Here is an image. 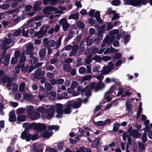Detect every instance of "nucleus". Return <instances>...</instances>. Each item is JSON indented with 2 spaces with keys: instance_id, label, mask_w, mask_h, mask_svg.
Listing matches in <instances>:
<instances>
[{
  "instance_id": "nucleus-1",
  "label": "nucleus",
  "mask_w": 152,
  "mask_h": 152,
  "mask_svg": "<svg viewBox=\"0 0 152 152\" xmlns=\"http://www.w3.org/2000/svg\"><path fill=\"white\" fill-rule=\"evenodd\" d=\"M105 86V85L102 82L97 81V83H96L95 82H93L90 84L89 87L91 89H94L95 91L97 92L102 89Z\"/></svg>"
},
{
  "instance_id": "nucleus-2",
  "label": "nucleus",
  "mask_w": 152,
  "mask_h": 152,
  "mask_svg": "<svg viewBox=\"0 0 152 152\" xmlns=\"http://www.w3.org/2000/svg\"><path fill=\"white\" fill-rule=\"evenodd\" d=\"M57 9L54 7L51 6H49L45 7L43 10V12L46 15H50L52 14V13L50 11H56L54 13H59L62 14L63 13V12L61 10H57Z\"/></svg>"
},
{
  "instance_id": "nucleus-3",
  "label": "nucleus",
  "mask_w": 152,
  "mask_h": 152,
  "mask_svg": "<svg viewBox=\"0 0 152 152\" xmlns=\"http://www.w3.org/2000/svg\"><path fill=\"white\" fill-rule=\"evenodd\" d=\"M90 17H94L96 20V21L99 23H101L103 21L100 17V12L97 10L95 12V10L94 9H91L88 13Z\"/></svg>"
},
{
  "instance_id": "nucleus-4",
  "label": "nucleus",
  "mask_w": 152,
  "mask_h": 152,
  "mask_svg": "<svg viewBox=\"0 0 152 152\" xmlns=\"http://www.w3.org/2000/svg\"><path fill=\"white\" fill-rule=\"evenodd\" d=\"M148 2V0H134L128 5H131L134 6H138L140 7L142 4L143 5H145Z\"/></svg>"
},
{
  "instance_id": "nucleus-5",
  "label": "nucleus",
  "mask_w": 152,
  "mask_h": 152,
  "mask_svg": "<svg viewBox=\"0 0 152 152\" xmlns=\"http://www.w3.org/2000/svg\"><path fill=\"white\" fill-rule=\"evenodd\" d=\"M69 102L72 107V108L76 109L79 108L81 106L82 100L80 98H79L76 101L71 100Z\"/></svg>"
},
{
  "instance_id": "nucleus-6",
  "label": "nucleus",
  "mask_w": 152,
  "mask_h": 152,
  "mask_svg": "<svg viewBox=\"0 0 152 152\" xmlns=\"http://www.w3.org/2000/svg\"><path fill=\"white\" fill-rule=\"evenodd\" d=\"M43 45L47 47H53L56 44V42L53 40H48L47 37H45L43 39Z\"/></svg>"
},
{
  "instance_id": "nucleus-7",
  "label": "nucleus",
  "mask_w": 152,
  "mask_h": 152,
  "mask_svg": "<svg viewBox=\"0 0 152 152\" xmlns=\"http://www.w3.org/2000/svg\"><path fill=\"white\" fill-rule=\"evenodd\" d=\"M114 39L115 37H110L108 36H106L103 40V43L101 44V47H104L105 46L106 44H107V45H109Z\"/></svg>"
},
{
  "instance_id": "nucleus-8",
  "label": "nucleus",
  "mask_w": 152,
  "mask_h": 152,
  "mask_svg": "<svg viewBox=\"0 0 152 152\" xmlns=\"http://www.w3.org/2000/svg\"><path fill=\"white\" fill-rule=\"evenodd\" d=\"M47 127L44 124L38 123L37 124L35 123V125L34 128V129L36 130L38 132H41L42 131L45 130Z\"/></svg>"
},
{
  "instance_id": "nucleus-9",
  "label": "nucleus",
  "mask_w": 152,
  "mask_h": 152,
  "mask_svg": "<svg viewBox=\"0 0 152 152\" xmlns=\"http://www.w3.org/2000/svg\"><path fill=\"white\" fill-rule=\"evenodd\" d=\"M45 72L44 71H42L41 69H37L34 75V78L35 79H41L45 75Z\"/></svg>"
},
{
  "instance_id": "nucleus-10",
  "label": "nucleus",
  "mask_w": 152,
  "mask_h": 152,
  "mask_svg": "<svg viewBox=\"0 0 152 152\" xmlns=\"http://www.w3.org/2000/svg\"><path fill=\"white\" fill-rule=\"evenodd\" d=\"M31 134L28 133L27 130H24L21 134L20 138L23 140H25L26 141H30V137Z\"/></svg>"
},
{
  "instance_id": "nucleus-11",
  "label": "nucleus",
  "mask_w": 152,
  "mask_h": 152,
  "mask_svg": "<svg viewBox=\"0 0 152 152\" xmlns=\"http://www.w3.org/2000/svg\"><path fill=\"white\" fill-rule=\"evenodd\" d=\"M114 64L111 62H109L107 66H104L103 67L104 69L103 74L106 75L109 73L111 72V70L113 67Z\"/></svg>"
},
{
  "instance_id": "nucleus-12",
  "label": "nucleus",
  "mask_w": 152,
  "mask_h": 152,
  "mask_svg": "<svg viewBox=\"0 0 152 152\" xmlns=\"http://www.w3.org/2000/svg\"><path fill=\"white\" fill-rule=\"evenodd\" d=\"M54 112V109L52 107L45 110V113L47 114L46 118L48 119H50L53 117Z\"/></svg>"
},
{
  "instance_id": "nucleus-13",
  "label": "nucleus",
  "mask_w": 152,
  "mask_h": 152,
  "mask_svg": "<svg viewBox=\"0 0 152 152\" xmlns=\"http://www.w3.org/2000/svg\"><path fill=\"white\" fill-rule=\"evenodd\" d=\"M24 64H23L21 66V71L24 74L26 73H30L33 69H34V67L33 66H26L24 67Z\"/></svg>"
},
{
  "instance_id": "nucleus-14",
  "label": "nucleus",
  "mask_w": 152,
  "mask_h": 152,
  "mask_svg": "<svg viewBox=\"0 0 152 152\" xmlns=\"http://www.w3.org/2000/svg\"><path fill=\"white\" fill-rule=\"evenodd\" d=\"M11 80L9 78L8 75H5L4 76L2 79V82L3 84H5L7 83L6 86L8 87H10L11 84Z\"/></svg>"
},
{
  "instance_id": "nucleus-15",
  "label": "nucleus",
  "mask_w": 152,
  "mask_h": 152,
  "mask_svg": "<svg viewBox=\"0 0 152 152\" xmlns=\"http://www.w3.org/2000/svg\"><path fill=\"white\" fill-rule=\"evenodd\" d=\"M141 131V130H138L135 129L133 130L132 133L131 134V135L133 136V137L135 138H139L141 136V134L138 132Z\"/></svg>"
},
{
  "instance_id": "nucleus-16",
  "label": "nucleus",
  "mask_w": 152,
  "mask_h": 152,
  "mask_svg": "<svg viewBox=\"0 0 152 152\" xmlns=\"http://www.w3.org/2000/svg\"><path fill=\"white\" fill-rule=\"evenodd\" d=\"M121 84V83L119 81H118V82L115 83V84L114 85L111 86L110 90L106 92V94H112L113 92L114 91V90H117V87H116V85L120 86Z\"/></svg>"
},
{
  "instance_id": "nucleus-17",
  "label": "nucleus",
  "mask_w": 152,
  "mask_h": 152,
  "mask_svg": "<svg viewBox=\"0 0 152 152\" xmlns=\"http://www.w3.org/2000/svg\"><path fill=\"white\" fill-rule=\"evenodd\" d=\"M16 120V116L15 111H11L9 114V121L10 122H12L15 121Z\"/></svg>"
},
{
  "instance_id": "nucleus-18",
  "label": "nucleus",
  "mask_w": 152,
  "mask_h": 152,
  "mask_svg": "<svg viewBox=\"0 0 152 152\" xmlns=\"http://www.w3.org/2000/svg\"><path fill=\"white\" fill-rule=\"evenodd\" d=\"M72 107L70 104L69 102L65 106V107L64 109V112L65 114H68L70 113L71 112V109Z\"/></svg>"
},
{
  "instance_id": "nucleus-19",
  "label": "nucleus",
  "mask_w": 152,
  "mask_h": 152,
  "mask_svg": "<svg viewBox=\"0 0 152 152\" xmlns=\"http://www.w3.org/2000/svg\"><path fill=\"white\" fill-rule=\"evenodd\" d=\"M27 49L26 50V55H31L32 53V51L34 49V47L31 44L28 45L26 47Z\"/></svg>"
},
{
  "instance_id": "nucleus-20",
  "label": "nucleus",
  "mask_w": 152,
  "mask_h": 152,
  "mask_svg": "<svg viewBox=\"0 0 152 152\" xmlns=\"http://www.w3.org/2000/svg\"><path fill=\"white\" fill-rule=\"evenodd\" d=\"M46 33V31H44L43 29L41 28L37 32L34 33V35L35 37H39V38H41Z\"/></svg>"
},
{
  "instance_id": "nucleus-21",
  "label": "nucleus",
  "mask_w": 152,
  "mask_h": 152,
  "mask_svg": "<svg viewBox=\"0 0 152 152\" xmlns=\"http://www.w3.org/2000/svg\"><path fill=\"white\" fill-rule=\"evenodd\" d=\"M76 152H92L91 149L88 148H87L84 146L80 147L77 149Z\"/></svg>"
},
{
  "instance_id": "nucleus-22",
  "label": "nucleus",
  "mask_w": 152,
  "mask_h": 152,
  "mask_svg": "<svg viewBox=\"0 0 152 152\" xmlns=\"http://www.w3.org/2000/svg\"><path fill=\"white\" fill-rule=\"evenodd\" d=\"M26 116L25 115H18L17 117V121L16 123L17 124H20L19 122H24L26 119Z\"/></svg>"
},
{
  "instance_id": "nucleus-23",
  "label": "nucleus",
  "mask_w": 152,
  "mask_h": 152,
  "mask_svg": "<svg viewBox=\"0 0 152 152\" xmlns=\"http://www.w3.org/2000/svg\"><path fill=\"white\" fill-rule=\"evenodd\" d=\"M52 135V134L50 133L49 131L47 130H45L41 134L42 137L44 138H49Z\"/></svg>"
},
{
  "instance_id": "nucleus-24",
  "label": "nucleus",
  "mask_w": 152,
  "mask_h": 152,
  "mask_svg": "<svg viewBox=\"0 0 152 152\" xmlns=\"http://www.w3.org/2000/svg\"><path fill=\"white\" fill-rule=\"evenodd\" d=\"M35 125V123H33L31 124L27 123H24L23 125L26 126V128L25 130H27L29 129L34 128Z\"/></svg>"
},
{
  "instance_id": "nucleus-25",
  "label": "nucleus",
  "mask_w": 152,
  "mask_h": 152,
  "mask_svg": "<svg viewBox=\"0 0 152 152\" xmlns=\"http://www.w3.org/2000/svg\"><path fill=\"white\" fill-rule=\"evenodd\" d=\"M57 114L56 115V117L58 118H61L63 117V114L64 110L62 109L61 110H56Z\"/></svg>"
},
{
  "instance_id": "nucleus-26",
  "label": "nucleus",
  "mask_w": 152,
  "mask_h": 152,
  "mask_svg": "<svg viewBox=\"0 0 152 152\" xmlns=\"http://www.w3.org/2000/svg\"><path fill=\"white\" fill-rule=\"evenodd\" d=\"M41 3H35L34 5L33 8V10L35 11H38L40 10L41 8L39 6V5H40Z\"/></svg>"
},
{
  "instance_id": "nucleus-27",
  "label": "nucleus",
  "mask_w": 152,
  "mask_h": 152,
  "mask_svg": "<svg viewBox=\"0 0 152 152\" xmlns=\"http://www.w3.org/2000/svg\"><path fill=\"white\" fill-rule=\"evenodd\" d=\"M86 45L88 46H91L94 42L93 39L91 37H88L86 38Z\"/></svg>"
},
{
  "instance_id": "nucleus-28",
  "label": "nucleus",
  "mask_w": 152,
  "mask_h": 152,
  "mask_svg": "<svg viewBox=\"0 0 152 152\" xmlns=\"http://www.w3.org/2000/svg\"><path fill=\"white\" fill-rule=\"evenodd\" d=\"M79 15L78 12H76L75 14H72L69 17V19H73L77 20L78 19Z\"/></svg>"
},
{
  "instance_id": "nucleus-29",
  "label": "nucleus",
  "mask_w": 152,
  "mask_h": 152,
  "mask_svg": "<svg viewBox=\"0 0 152 152\" xmlns=\"http://www.w3.org/2000/svg\"><path fill=\"white\" fill-rule=\"evenodd\" d=\"M11 41L10 39L5 37L2 41V45H6L10 44L11 42Z\"/></svg>"
},
{
  "instance_id": "nucleus-30",
  "label": "nucleus",
  "mask_w": 152,
  "mask_h": 152,
  "mask_svg": "<svg viewBox=\"0 0 152 152\" xmlns=\"http://www.w3.org/2000/svg\"><path fill=\"white\" fill-rule=\"evenodd\" d=\"M103 37V34H99L98 33L97 35H96L94 37V40L95 41H97L99 42L100 40H102Z\"/></svg>"
},
{
  "instance_id": "nucleus-31",
  "label": "nucleus",
  "mask_w": 152,
  "mask_h": 152,
  "mask_svg": "<svg viewBox=\"0 0 152 152\" xmlns=\"http://www.w3.org/2000/svg\"><path fill=\"white\" fill-rule=\"evenodd\" d=\"M99 140L98 138H96L92 142L91 146L93 148H96L99 145Z\"/></svg>"
},
{
  "instance_id": "nucleus-32",
  "label": "nucleus",
  "mask_w": 152,
  "mask_h": 152,
  "mask_svg": "<svg viewBox=\"0 0 152 152\" xmlns=\"http://www.w3.org/2000/svg\"><path fill=\"white\" fill-rule=\"evenodd\" d=\"M45 151L46 152H57V151L55 148L47 146L45 149Z\"/></svg>"
},
{
  "instance_id": "nucleus-33",
  "label": "nucleus",
  "mask_w": 152,
  "mask_h": 152,
  "mask_svg": "<svg viewBox=\"0 0 152 152\" xmlns=\"http://www.w3.org/2000/svg\"><path fill=\"white\" fill-rule=\"evenodd\" d=\"M34 107L31 106L29 107H28L26 109V112L29 114H32L34 112Z\"/></svg>"
},
{
  "instance_id": "nucleus-34",
  "label": "nucleus",
  "mask_w": 152,
  "mask_h": 152,
  "mask_svg": "<svg viewBox=\"0 0 152 152\" xmlns=\"http://www.w3.org/2000/svg\"><path fill=\"white\" fill-rule=\"evenodd\" d=\"M63 67L65 71L67 73L70 72L72 70V67L70 65H66L65 66H63Z\"/></svg>"
},
{
  "instance_id": "nucleus-35",
  "label": "nucleus",
  "mask_w": 152,
  "mask_h": 152,
  "mask_svg": "<svg viewBox=\"0 0 152 152\" xmlns=\"http://www.w3.org/2000/svg\"><path fill=\"white\" fill-rule=\"evenodd\" d=\"M48 128L50 130H55L57 131L59 129V127L58 126L52 125L48 126Z\"/></svg>"
},
{
  "instance_id": "nucleus-36",
  "label": "nucleus",
  "mask_w": 152,
  "mask_h": 152,
  "mask_svg": "<svg viewBox=\"0 0 152 152\" xmlns=\"http://www.w3.org/2000/svg\"><path fill=\"white\" fill-rule=\"evenodd\" d=\"M46 50L45 48L41 49L39 52V56L41 57H43L45 55Z\"/></svg>"
},
{
  "instance_id": "nucleus-37",
  "label": "nucleus",
  "mask_w": 152,
  "mask_h": 152,
  "mask_svg": "<svg viewBox=\"0 0 152 152\" xmlns=\"http://www.w3.org/2000/svg\"><path fill=\"white\" fill-rule=\"evenodd\" d=\"M39 136V134L38 133H37L32 135L31 134V135L30 137V140L34 141L37 139H38Z\"/></svg>"
},
{
  "instance_id": "nucleus-38",
  "label": "nucleus",
  "mask_w": 152,
  "mask_h": 152,
  "mask_svg": "<svg viewBox=\"0 0 152 152\" xmlns=\"http://www.w3.org/2000/svg\"><path fill=\"white\" fill-rule=\"evenodd\" d=\"M92 78V76L91 75H88L84 76L82 78L81 82H84L85 81L90 80Z\"/></svg>"
},
{
  "instance_id": "nucleus-39",
  "label": "nucleus",
  "mask_w": 152,
  "mask_h": 152,
  "mask_svg": "<svg viewBox=\"0 0 152 152\" xmlns=\"http://www.w3.org/2000/svg\"><path fill=\"white\" fill-rule=\"evenodd\" d=\"M104 121H99L98 122H95L94 121V124L95 126H103L104 125Z\"/></svg>"
},
{
  "instance_id": "nucleus-40",
  "label": "nucleus",
  "mask_w": 152,
  "mask_h": 152,
  "mask_svg": "<svg viewBox=\"0 0 152 152\" xmlns=\"http://www.w3.org/2000/svg\"><path fill=\"white\" fill-rule=\"evenodd\" d=\"M92 55L91 54H90L87 56V58L86 60V62L87 64H89L91 62L92 58Z\"/></svg>"
},
{
  "instance_id": "nucleus-41",
  "label": "nucleus",
  "mask_w": 152,
  "mask_h": 152,
  "mask_svg": "<svg viewBox=\"0 0 152 152\" xmlns=\"http://www.w3.org/2000/svg\"><path fill=\"white\" fill-rule=\"evenodd\" d=\"M121 2L119 0H114L111 2V4L114 6H117L120 4Z\"/></svg>"
},
{
  "instance_id": "nucleus-42",
  "label": "nucleus",
  "mask_w": 152,
  "mask_h": 152,
  "mask_svg": "<svg viewBox=\"0 0 152 152\" xmlns=\"http://www.w3.org/2000/svg\"><path fill=\"white\" fill-rule=\"evenodd\" d=\"M120 58H121V54L118 53L115 54L113 57V59L115 60L118 59Z\"/></svg>"
},
{
  "instance_id": "nucleus-43",
  "label": "nucleus",
  "mask_w": 152,
  "mask_h": 152,
  "mask_svg": "<svg viewBox=\"0 0 152 152\" xmlns=\"http://www.w3.org/2000/svg\"><path fill=\"white\" fill-rule=\"evenodd\" d=\"M113 23L112 22H107L106 24L107 26V31H109L113 28V25H112Z\"/></svg>"
},
{
  "instance_id": "nucleus-44",
  "label": "nucleus",
  "mask_w": 152,
  "mask_h": 152,
  "mask_svg": "<svg viewBox=\"0 0 152 152\" xmlns=\"http://www.w3.org/2000/svg\"><path fill=\"white\" fill-rule=\"evenodd\" d=\"M124 88L123 87H120L118 88V90H119V91L118 92V94H117V96H118L120 95H122L123 94V93L124 91Z\"/></svg>"
},
{
  "instance_id": "nucleus-45",
  "label": "nucleus",
  "mask_w": 152,
  "mask_h": 152,
  "mask_svg": "<svg viewBox=\"0 0 152 152\" xmlns=\"http://www.w3.org/2000/svg\"><path fill=\"white\" fill-rule=\"evenodd\" d=\"M25 109L23 108H20L16 110V113L18 114H22L25 112Z\"/></svg>"
},
{
  "instance_id": "nucleus-46",
  "label": "nucleus",
  "mask_w": 152,
  "mask_h": 152,
  "mask_svg": "<svg viewBox=\"0 0 152 152\" xmlns=\"http://www.w3.org/2000/svg\"><path fill=\"white\" fill-rule=\"evenodd\" d=\"M107 30L106 28H103L99 27L97 29V31L99 34H103Z\"/></svg>"
},
{
  "instance_id": "nucleus-47",
  "label": "nucleus",
  "mask_w": 152,
  "mask_h": 152,
  "mask_svg": "<svg viewBox=\"0 0 152 152\" xmlns=\"http://www.w3.org/2000/svg\"><path fill=\"white\" fill-rule=\"evenodd\" d=\"M139 148L140 152H141L144 150H145V148L143 143H138Z\"/></svg>"
},
{
  "instance_id": "nucleus-48",
  "label": "nucleus",
  "mask_w": 152,
  "mask_h": 152,
  "mask_svg": "<svg viewBox=\"0 0 152 152\" xmlns=\"http://www.w3.org/2000/svg\"><path fill=\"white\" fill-rule=\"evenodd\" d=\"M77 26L82 29H83L85 27L84 24L82 21H78L77 23Z\"/></svg>"
},
{
  "instance_id": "nucleus-49",
  "label": "nucleus",
  "mask_w": 152,
  "mask_h": 152,
  "mask_svg": "<svg viewBox=\"0 0 152 152\" xmlns=\"http://www.w3.org/2000/svg\"><path fill=\"white\" fill-rule=\"evenodd\" d=\"M68 23L66 19L65 18H62L60 20L59 22V24L60 25H63Z\"/></svg>"
},
{
  "instance_id": "nucleus-50",
  "label": "nucleus",
  "mask_w": 152,
  "mask_h": 152,
  "mask_svg": "<svg viewBox=\"0 0 152 152\" xmlns=\"http://www.w3.org/2000/svg\"><path fill=\"white\" fill-rule=\"evenodd\" d=\"M88 22L89 24L94 25L96 24V22L95 19H93L92 18H91L89 19Z\"/></svg>"
},
{
  "instance_id": "nucleus-51",
  "label": "nucleus",
  "mask_w": 152,
  "mask_h": 152,
  "mask_svg": "<svg viewBox=\"0 0 152 152\" xmlns=\"http://www.w3.org/2000/svg\"><path fill=\"white\" fill-rule=\"evenodd\" d=\"M69 26L70 25L69 23H68L63 25L62 27L63 28L64 31H67L69 27Z\"/></svg>"
},
{
  "instance_id": "nucleus-52",
  "label": "nucleus",
  "mask_w": 152,
  "mask_h": 152,
  "mask_svg": "<svg viewBox=\"0 0 152 152\" xmlns=\"http://www.w3.org/2000/svg\"><path fill=\"white\" fill-rule=\"evenodd\" d=\"M86 71V68L84 67H81L79 69V72L81 74H84Z\"/></svg>"
},
{
  "instance_id": "nucleus-53",
  "label": "nucleus",
  "mask_w": 152,
  "mask_h": 152,
  "mask_svg": "<svg viewBox=\"0 0 152 152\" xmlns=\"http://www.w3.org/2000/svg\"><path fill=\"white\" fill-rule=\"evenodd\" d=\"M45 110L44 107H39L37 109V110L38 112L42 113H45Z\"/></svg>"
},
{
  "instance_id": "nucleus-54",
  "label": "nucleus",
  "mask_w": 152,
  "mask_h": 152,
  "mask_svg": "<svg viewBox=\"0 0 152 152\" xmlns=\"http://www.w3.org/2000/svg\"><path fill=\"white\" fill-rule=\"evenodd\" d=\"M126 110L129 111H130L132 109V104H128V103H126Z\"/></svg>"
},
{
  "instance_id": "nucleus-55",
  "label": "nucleus",
  "mask_w": 152,
  "mask_h": 152,
  "mask_svg": "<svg viewBox=\"0 0 152 152\" xmlns=\"http://www.w3.org/2000/svg\"><path fill=\"white\" fill-rule=\"evenodd\" d=\"M92 59L96 61L99 62L102 60V58L99 56L96 55L93 57Z\"/></svg>"
},
{
  "instance_id": "nucleus-56",
  "label": "nucleus",
  "mask_w": 152,
  "mask_h": 152,
  "mask_svg": "<svg viewBox=\"0 0 152 152\" xmlns=\"http://www.w3.org/2000/svg\"><path fill=\"white\" fill-rule=\"evenodd\" d=\"M130 39V36L129 35H126L124 38V40L125 44L128 43Z\"/></svg>"
},
{
  "instance_id": "nucleus-57",
  "label": "nucleus",
  "mask_w": 152,
  "mask_h": 152,
  "mask_svg": "<svg viewBox=\"0 0 152 152\" xmlns=\"http://www.w3.org/2000/svg\"><path fill=\"white\" fill-rule=\"evenodd\" d=\"M45 88L46 89L50 90L51 89L52 86L50 84L48 83H45Z\"/></svg>"
},
{
  "instance_id": "nucleus-58",
  "label": "nucleus",
  "mask_w": 152,
  "mask_h": 152,
  "mask_svg": "<svg viewBox=\"0 0 152 152\" xmlns=\"http://www.w3.org/2000/svg\"><path fill=\"white\" fill-rule=\"evenodd\" d=\"M147 140V133L144 132L142 136V141L143 143L145 142Z\"/></svg>"
},
{
  "instance_id": "nucleus-59",
  "label": "nucleus",
  "mask_w": 152,
  "mask_h": 152,
  "mask_svg": "<svg viewBox=\"0 0 152 152\" xmlns=\"http://www.w3.org/2000/svg\"><path fill=\"white\" fill-rule=\"evenodd\" d=\"M18 61V58L15 57H12L11 59V63L14 64L17 63Z\"/></svg>"
},
{
  "instance_id": "nucleus-60",
  "label": "nucleus",
  "mask_w": 152,
  "mask_h": 152,
  "mask_svg": "<svg viewBox=\"0 0 152 152\" xmlns=\"http://www.w3.org/2000/svg\"><path fill=\"white\" fill-rule=\"evenodd\" d=\"M24 83H22L19 86V91L20 92H22L24 91Z\"/></svg>"
},
{
  "instance_id": "nucleus-61",
  "label": "nucleus",
  "mask_w": 152,
  "mask_h": 152,
  "mask_svg": "<svg viewBox=\"0 0 152 152\" xmlns=\"http://www.w3.org/2000/svg\"><path fill=\"white\" fill-rule=\"evenodd\" d=\"M20 51L18 50H17L15 51L14 56L15 57L18 58L20 56Z\"/></svg>"
},
{
  "instance_id": "nucleus-62",
  "label": "nucleus",
  "mask_w": 152,
  "mask_h": 152,
  "mask_svg": "<svg viewBox=\"0 0 152 152\" xmlns=\"http://www.w3.org/2000/svg\"><path fill=\"white\" fill-rule=\"evenodd\" d=\"M64 142H60L58 144L57 148L58 150H62L63 149L64 145Z\"/></svg>"
},
{
  "instance_id": "nucleus-63",
  "label": "nucleus",
  "mask_w": 152,
  "mask_h": 152,
  "mask_svg": "<svg viewBox=\"0 0 152 152\" xmlns=\"http://www.w3.org/2000/svg\"><path fill=\"white\" fill-rule=\"evenodd\" d=\"M47 77L50 79L53 78L54 77V74L52 73L48 72L46 75Z\"/></svg>"
},
{
  "instance_id": "nucleus-64",
  "label": "nucleus",
  "mask_w": 152,
  "mask_h": 152,
  "mask_svg": "<svg viewBox=\"0 0 152 152\" xmlns=\"http://www.w3.org/2000/svg\"><path fill=\"white\" fill-rule=\"evenodd\" d=\"M56 80V84L57 85L62 84L64 81V80L62 78L57 79Z\"/></svg>"
}]
</instances>
